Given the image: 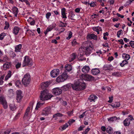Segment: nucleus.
<instances>
[{
	"label": "nucleus",
	"mask_w": 134,
	"mask_h": 134,
	"mask_svg": "<svg viewBox=\"0 0 134 134\" xmlns=\"http://www.w3.org/2000/svg\"><path fill=\"white\" fill-rule=\"evenodd\" d=\"M112 75L116 77H119L121 76V74L118 72H115L112 73Z\"/></svg>",
	"instance_id": "a19ab883"
},
{
	"label": "nucleus",
	"mask_w": 134,
	"mask_h": 134,
	"mask_svg": "<svg viewBox=\"0 0 134 134\" xmlns=\"http://www.w3.org/2000/svg\"><path fill=\"white\" fill-rule=\"evenodd\" d=\"M19 30V28L15 26L14 27L13 30V33L15 35H17L18 33Z\"/></svg>",
	"instance_id": "cd10ccee"
},
{
	"label": "nucleus",
	"mask_w": 134,
	"mask_h": 134,
	"mask_svg": "<svg viewBox=\"0 0 134 134\" xmlns=\"http://www.w3.org/2000/svg\"><path fill=\"white\" fill-rule=\"evenodd\" d=\"M63 116V115L61 114L60 113H58L56 114L53 116V118H57V117H61Z\"/></svg>",
	"instance_id": "c03bdc74"
},
{
	"label": "nucleus",
	"mask_w": 134,
	"mask_h": 134,
	"mask_svg": "<svg viewBox=\"0 0 134 134\" xmlns=\"http://www.w3.org/2000/svg\"><path fill=\"white\" fill-rule=\"evenodd\" d=\"M10 130L8 129L5 131H3L0 132V134H9L10 132Z\"/></svg>",
	"instance_id": "72a5a7b5"
},
{
	"label": "nucleus",
	"mask_w": 134,
	"mask_h": 134,
	"mask_svg": "<svg viewBox=\"0 0 134 134\" xmlns=\"http://www.w3.org/2000/svg\"><path fill=\"white\" fill-rule=\"evenodd\" d=\"M32 65V63L31 59L28 56H25L23 64V66H25L27 65L31 66Z\"/></svg>",
	"instance_id": "423d86ee"
},
{
	"label": "nucleus",
	"mask_w": 134,
	"mask_h": 134,
	"mask_svg": "<svg viewBox=\"0 0 134 134\" xmlns=\"http://www.w3.org/2000/svg\"><path fill=\"white\" fill-rule=\"evenodd\" d=\"M68 125L67 124H65L62 127V130H64L66 129V128L68 127Z\"/></svg>",
	"instance_id": "603ef678"
},
{
	"label": "nucleus",
	"mask_w": 134,
	"mask_h": 134,
	"mask_svg": "<svg viewBox=\"0 0 134 134\" xmlns=\"http://www.w3.org/2000/svg\"><path fill=\"white\" fill-rule=\"evenodd\" d=\"M49 83V82H43L41 84V87L42 89H44L45 87H47L48 86Z\"/></svg>",
	"instance_id": "b1692460"
},
{
	"label": "nucleus",
	"mask_w": 134,
	"mask_h": 134,
	"mask_svg": "<svg viewBox=\"0 0 134 134\" xmlns=\"http://www.w3.org/2000/svg\"><path fill=\"white\" fill-rule=\"evenodd\" d=\"M43 104V103H41L40 102H38L37 104L36 107L35 108V109L37 110L40 107V105H42Z\"/></svg>",
	"instance_id": "de8ad7c7"
},
{
	"label": "nucleus",
	"mask_w": 134,
	"mask_h": 134,
	"mask_svg": "<svg viewBox=\"0 0 134 134\" xmlns=\"http://www.w3.org/2000/svg\"><path fill=\"white\" fill-rule=\"evenodd\" d=\"M14 92L13 90L12 89L9 90L8 92L7 95L8 96L10 97H12L14 96Z\"/></svg>",
	"instance_id": "6ab92c4d"
},
{
	"label": "nucleus",
	"mask_w": 134,
	"mask_h": 134,
	"mask_svg": "<svg viewBox=\"0 0 134 134\" xmlns=\"http://www.w3.org/2000/svg\"><path fill=\"white\" fill-rule=\"evenodd\" d=\"M97 36L93 34H89L87 35L86 38L87 39L97 40Z\"/></svg>",
	"instance_id": "f8f14e48"
},
{
	"label": "nucleus",
	"mask_w": 134,
	"mask_h": 134,
	"mask_svg": "<svg viewBox=\"0 0 134 134\" xmlns=\"http://www.w3.org/2000/svg\"><path fill=\"white\" fill-rule=\"evenodd\" d=\"M87 47L86 48L85 51V54L87 56L89 55L91 53V50L94 48L93 44L91 41L86 42Z\"/></svg>",
	"instance_id": "7ed1b4c3"
},
{
	"label": "nucleus",
	"mask_w": 134,
	"mask_h": 134,
	"mask_svg": "<svg viewBox=\"0 0 134 134\" xmlns=\"http://www.w3.org/2000/svg\"><path fill=\"white\" fill-rule=\"evenodd\" d=\"M90 69V68L89 66L86 65L84 66V72H88Z\"/></svg>",
	"instance_id": "ea45409f"
},
{
	"label": "nucleus",
	"mask_w": 134,
	"mask_h": 134,
	"mask_svg": "<svg viewBox=\"0 0 134 134\" xmlns=\"http://www.w3.org/2000/svg\"><path fill=\"white\" fill-rule=\"evenodd\" d=\"M90 130V129L89 127H87L85 131L84 134H87Z\"/></svg>",
	"instance_id": "0e129e2a"
},
{
	"label": "nucleus",
	"mask_w": 134,
	"mask_h": 134,
	"mask_svg": "<svg viewBox=\"0 0 134 134\" xmlns=\"http://www.w3.org/2000/svg\"><path fill=\"white\" fill-rule=\"evenodd\" d=\"M5 97L3 95H0V103H2L5 100Z\"/></svg>",
	"instance_id": "79ce46f5"
},
{
	"label": "nucleus",
	"mask_w": 134,
	"mask_h": 134,
	"mask_svg": "<svg viewBox=\"0 0 134 134\" xmlns=\"http://www.w3.org/2000/svg\"><path fill=\"white\" fill-rule=\"evenodd\" d=\"M92 29L93 30L96 31L97 32L98 34H99V31H101L102 30L101 28L99 26L93 27Z\"/></svg>",
	"instance_id": "5701e85b"
},
{
	"label": "nucleus",
	"mask_w": 134,
	"mask_h": 134,
	"mask_svg": "<svg viewBox=\"0 0 134 134\" xmlns=\"http://www.w3.org/2000/svg\"><path fill=\"white\" fill-rule=\"evenodd\" d=\"M11 66V63L9 62H6L3 65V69L6 70L9 68Z\"/></svg>",
	"instance_id": "dca6fc26"
},
{
	"label": "nucleus",
	"mask_w": 134,
	"mask_h": 134,
	"mask_svg": "<svg viewBox=\"0 0 134 134\" xmlns=\"http://www.w3.org/2000/svg\"><path fill=\"white\" fill-rule=\"evenodd\" d=\"M59 70L58 69H53L51 72V76L53 78L55 77L59 74Z\"/></svg>",
	"instance_id": "0eeeda50"
},
{
	"label": "nucleus",
	"mask_w": 134,
	"mask_h": 134,
	"mask_svg": "<svg viewBox=\"0 0 134 134\" xmlns=\"http://www.w3.org/2000/svg\"><path fill=\"white\" fill-rule=\"evenodd\" d=\"M3 78L4 77L3 76H2L0 78V85H1L3 84L4 82L3 81Z\"/></svg>",
	"instance_id": "6e6d98bb"
},
{
	"label": "nucleus",
	"mask_w": 134,
	"mask_h": 134,
	"mask_svg": "<svg viewBox=\"0 0 134 134\" xmlns=\"http://www.w3.org/2000/svg\"><path fill=\"white\" fill-rule=\"evenodd\" d=\"M84 48L82 47L79 48V50L78 51L79 55L80 56V58H82L84 54Z\"/></svg>",
	"instance_id": "f3484780"
},
{
	"label": "nucleus",
	"mask_w": 134,
	"mask_h": 134,
	"mask_svg": "<svg viewBox=\"0 0 134 134\" xmlns=\"http://www.w3.org/2000/svg\"><path fill=\"white\" fill-rule=\"evenodd\" d=\"M62 92V90L58 88H54L52 91L53 93L55 95L57 96L61 94Z\"/></svg>",
	"instance_id": "9d476101"
},
{
	"label": "nucleus",
	"mask_w": 134,
	"mask_h": 134,
	"mask_svg": "<svg viewBox=\"0 0 134 134\" xmlns=\"http://www.w3.org/2000/svg\"><path fill=\"white\" fill-rule=\"evenodd\" d=\"M65 68L68 71H71L72 69L71 65L69 64H66L65 66Z\"/></svg>",
	"instance_id": "c9c22d12"
},
{
	"label": "nucleus",
	"mask_w": 134,
	"mask_h": 134,
	"mask_svg": "<svg viewBox=\"0 0 134 134\" xmlns=\"http://www.w3.org/2000/svg\"><path fill=\"white\" fill-rule=\"evenodd\" d=\"M52 97V96L49 93L48 91L45 90L41 92L40 98L41 100L43 101L50 99Z\"/></svg>",
	"instance_id": "f03ea898"
},
{
	"label": "nucleus",
	"mask_w": 134,
	"mask_h": 134,
	"mask_svg": "<svg viewBox=\"0 0 134 134\" xmlns=\"http://www.w3.org/2000/svg\"><path fill=\"white\" fill-rule=\"evenodd\" d=\"M75 121V120H74L72 119H70L68 121V123L69 125H70L72 123L74 122Z\"/></svg>",
	"instance_id": "864d4df0"
},
{
	"label": "nucleus",
	"mask_w": 134,
	"mask_h": 134,
	"mask_svg": "<svg viewBox=\"0 0 134 134\" xmlns=\"http://www.w3.org/2000/svg\"><path fill=\"white\" fill-rule=\"evenodd\" d=\"M50 113V109L49 108H46L43 110L42 115L46 116Z\"/></svg>",
	"instance_id": "ddd939ff"
},
{
	"label": "nucleus",
	"mask_w": 134,
	"mask_h": 134,
	"mask_svg": "<svg viewBox=\"0 0 134 134\" xmlns=\"http://www.w3.org/2000/svg\"><path fill=\"white\" fill-rule=\"evenodd\" d=\"M81 8H76L75 10V12L77 13H79L80 10Z\"/></svg>",
	"instance_id": "69168bd1"
},
{
	"label": "nucleus",
	"mask_w": 134,
	"mask_h": 134,
	"mask_svg": "<svg viewBox=\"0 0 134 134\" xmlns=\"http://www.w3.org/2000/svg\"><path fill=\"white\" fill-rule=\"evenodd\" d=\"M96 3V2H92L91 3H90V6H91V7H94L95 6Z\"/></svg>",
	"instance_id": "e2e57ef3"
},
{
	"label": "nucleus",
	"mask_w": 134,
	"mask_h": 134,
	"mask_svg": "<svg viewBox=\"0 0 134 134\" xmlns=\"http://www.w3.org/2000/svg\"><path fill=\"white\" fill-rule=\"evenodd\" d=\"M127 60H123L122 63H121L120 64V66L122 67L124 66V65H125L127 64L128 62L127 61Z\"/></svg>",
	"instance_id": "4c0bfd02"
},
{
	"label": "nucleus",
	"mask_w": 134,
	"mask_h": 134,
	"mask_svg": "<svg viewBox=\"0 0 134 134\" xmlns=\"http://www.w3.org/2000/svg\"><path fill=\"white\" fill-rule=\"evenodd\" d=\"M28 21L30 22V24L31 25H34L35 23V21L31 17H29V19L27 20Z\"/></svg>",
	"instance_id": "7c9ffc66"
},
{
	"label": "nucleus",
	"mask_w": 134,
	"mask_h": 134,
	"mask_svg": "<svg viewBox=\"0 0 134 134\" xmlns=\"http://www.w3.org/2000/svg\"><path fill=\"white\" fill-rule=\"evenodd\" d=\"M120 119L119 117L117 118L116 116H114L111 117L109 119L108 118V120L109 121L113 122L117 120H119Z\"/></svg>",
	"instance_id": "4be33fe9"
},
{
	"label": "nucleus",
	"mask_w": 134,
	"mask_h": 134,
	"mask_svg": "<svg viewBox=\"0 0 134 134\" xmlns=\"http://www.w3.org/2000/svg\"><path fill=\"white\" fill-rule=\"evenodd\" d=\"M130 121L129 118H126L123 121L124 125L125 126H129L130 124Z\"/></svg>",
	"instance_id": "a211bd4d"
},
{
	"label": "nucleus",
	"mask_w": 134,
	"mask_h": 134,
	"mask_svg": "<svg viewBox=\"0 0 134 134\" xmlns=\"http://www.w3.org/2000/svg\"><path fill=\"white\" fill-rule=\"evenodd\" d=\"M5 25L4 27V30L7 29L8 28L9 26V23L8 22L5 21Z\"/></svg>",
	"instance_id": "a18cd8bd"
},
{
	"label": "nucleus",
	"mask_w": 134,
	"mask_h": 134,
	"mask_svg": "<svg viewBox=\"0 0 134 134\" xmlns=\"http://www.w3.org/2000/svg\"><path fill=\"white\" fill-rule=\"evenodd\" d=\"M9 107L10 109L13 111L15 110L16 109V108L14 103L11 104L9 105Z\"/></svg>",
	"instance_id": "473e14b6"
},
{
	"label": "nucleus",
	"mask_w": 134,
	"mask_h": 134,
	"mask_svg": "<svg viewBox=\"0 0 134 134\" xmlns=\"http://www.w3.org/2000/svg\"><path fill=\"white\" fill-rule=\"evenodd\" d=\"M75 16V14L73 12H70L68 17H69L70 19L71 20H73V19L71 18H74Z\"/></svg>",
	"instance_id": "58836bf2"
},
{
	"label": "nucleus",
	"mask_w": 134,
	"mask_h": 134,
	"mask_svg": "<svg viewBox=\"0 0 134 134\" xmlns=\"http://www.w3.org/2000/svg\"><path fill=\"white\" fill-rule=\"evenodd\" d=\"M83 75L82 74L80 76L81 79L75 80L73 84L69 83L64 86V87L68 89L71 86L73 90L76 91H80L83 89Z\"/></svg>",
	"instance_id": "f257e3e1"
},
{
	"label": "nucleus",
	"mask_w": 134,
	"mask_h": 134,
	"mask_svg": "<svg viewBox=\"0 0 134 134\" xmlns=\"http://www.w3.org/2000/svg\"><path fill=\"white\" fill-rule=\"evenodd\" d=\"M94 77L91 75L88 74L84 75V80L91 81L94 79Z\"/></svg>",
	"instance_id": "4468645a"
},
{
	"label": "nucleus",
	"mask_w": 134,
	"mask_h": 134,
	"mask_svg": "<svg viewBox=\"0 0 134 134\" xmlns=\"http://www.w3.org/2000/svg\"><path fill=\"white\" fill-rule=\"evenodd\" d=\"M100 71L98 69L94 68L92 69L91 70V73L93 75H96L99 73Z\"/></svg>",
	"instance_id": "aec40b11"
},
{
	"label": "nucleus",
	"mask_w": 134,
	"mask_h": 134,
	"mask_svg": "<svg viewBox=\"0 0 134 134\" xmlns=\"http://www.w3.org/2000/svg\"><path fill=\"white\" fill-rule=\"evenodd\" d=\"M112 106L114 107H119L120 106V103L119 102H115V104Z\"/></svg>",
	"instance_id": "49530a36"
},
{
	"label": "nucleus",
	"mask_w": 134,
	"mask_h": 134,
	"mask_svg": "<svg viewBox=\"0 0 134 134\" xmlns=\"http://www.w3.org/2000/svg\"><path fill=\"white\" fill-rule=\"evenodd\" d=\"M6 34L5 33H2L0 34V40H2L4 37L6 35Z\"/></svg>",
	"instance_id": "37998d69"
},
{
	"label": "nucleus",
	"mask_w": 134,
	"mask_h": 134,
	"mask_svg": "<svg viewBox=\"0 0 134 134\" xmlns=\"http://www.w3.org/2000/svg\"><path fill=\"white\" fill-rule=\"evenodd\" d=\"M78 44L77 43L76 39H74L73 40L72 42V45L73 46H74Z\"/></svg>",
	"instance_id": "09e8293b"
},
{
	"label": "nucleus",
	"mask_w": 134,
	"mask_h": 134,
	"mask_svg": "<svg viewBox=\"0 0 134 134\" xmlns=\"http://www.w3.org/2000/svg\"><path fill=\"white\" fill-rule=\"evenodd\" d=\"M51 15V13L50 12H48L46 14V18L48 19L49 18L50 16Z\"/></svg>",
	"instance_id": "8fccbe9b"
},
{
	"label": "nucleus",
	"mask_w": 134,
	"mask_h": 134,
	"mask_svg": "<svg viewBox=\"0 0 134 134\" xmlns=\"http://www.w3.org/2000/svg\"><path fill=\"white\" fill-rule=\"evenodd\" d=\"M69 76L66 72L65 71L62 74L58 76L57 78L56 81L58 82H63L66 80Z\"/></svg>",
	"instance_id": "20e7f679"
},
{
	"label": "nucleus",
	"mask_w": 134,
	"mask_h": 134,
	"mask_svg": "<svg viewBox=\"0 0 134 134\" xmlns=\"http://www.w3.org/2000/svg\"><path fill=\"white\" fill-rule=\"evenodd\" d=\"M122 56L124 59L127 60H129L130 58V56L129 54L125 53H123Z\"/></svg>",
	"instance_id": "393cba45"
},
{
	"label": "nucleus",
	"mask_w": 134,
	"mask_h": 134,
	"mask_svg": "<svg viewBox=\"0 0 134 134\" xmlns=\"http://www.w3.org/2000/svg\"><path fill=\"white\" fill-rule=\"evenodd\" d=\"M109 100L108 101V102L109 103H111L113 101V96H111V97H109Z\"/></svg>",
	"instance_id": "052dcab7"
},
{
	"label": "nucleus",
	"mask_w": 134,
	"mask_h": 134,
	"mask_svg": "<svg viewBox=\"0 0 134 134\" xmlns=\"http://www.w3.org/2000/svg\"><path fill=\"white\" fill-rule=\"evenodd\" d=\"M128 117L130 118L129 119L131 121H132L134 120V118L131 115H129L128 116Z\"/></svg>",
	"instance_id": "774afa93"
},
{
	"label": "nucleus",
	"mask_w": 134,
	"mask_h": 134,
	"mask_svg": "<svg viewBox=\"0 0 134 134\" xmlns=\"http://www.w3.org/2000/svg\"><path fill=\"white\" fill-rule=\"evenodd\" d=\"M131 47L133 48H134V41H131L129 43Z\"/></svg>",
	"instance_id": "bf43d9fd"
},
{
	"label": "nucleus",
	"mask_w": 134,
	"mask_h": 134,
	"mask_svg": "<svg viewBox=\"0 0 134 134\" xmlns=\"http://www.w3.org/2000/svg\"><path fill=\"white\" fill-rule=\"evenodd\" d=\"M61 14H66V9L65 8L62 9L61 11Z\"/></svg>",
	"instance_id": "5fc2aeb1"
},
{
	"label": "nucleus",
	"mask_w": 134,
	"mask_h": 134,
	"mask_svg": "<svg viewBox=\"0 0 134 134\" xmlns=\"http://www.w3.org/2000/svg\"><path fill=\"white\" fill-rule=\"evenodd\" d=\"M22 47V45L21 44H19L16 46L15 47V51L16 52H19Z\"/></svg>",
	"instance_id": "c756f323"
},
{
	"label": "nucleus",
	"mask_w": 134,
	"mask_h": 134,
	"mask_svg": "<svg viewBox=\"0 0 134 134\" xmlns=\"http://www.w3.org/2000/svg\"><path fill=\"white\" fill-rule=\"evenodd\" d=\"M56 26L55 24H52L49 26L47 29L46 31L44 32V34L46 35L48 33V32L51 31Z\"/></svg>",
	"instance_id": "9b49d317"
},
{
	"label": "nucleus",
	"mask_w": 134,
	"mask_h": 134,
	"mask_svg": "<svg viewBox=\"0 0 134 134\" xmlns=\"http://www.w3.org/2000/svg\"><path fill=\"white\" fill-rule=\"evenodd\" d=\"M113 130L111 127L109 126L107 129V132L109 134H111L113 132Z\"/></svg>",
	"instance_id": "e433bc0d"
},
{
	"label": "nucleus",
	"mask_w": 134,
	"mask_h": 134,
	"mask_svg": "<svg viewBox=\"0 0 134 134\" xmlns=\"http://www.w3.org/2000/svg\"><path fill=\"white\" fill-rule=\"evenodd\" d=\"M68 36L66 37V39L68 40L70 39L72 36V33L70 31L68 32Z\"/></svg>",
	"instance_id": "f704fd0d"
},
{
	"label": "nucleus",
	"mask_w": 134,
	"mask_h": 134,
	"mask_svg": "<svg viewBox=\"0 0 134 134\" xmlns=\"http://www.w3.org/2000/svg\"><path fill=\"white\" fill-rule=\"evenodd\" d=\"M15 85L18 87H19L21 85L20 81L19 80H17L15 82Z\"/></svg>",
	"instance_id": "3c124183"
},
{
	"label": "nucleus",
	"mask_w": 134,
	"mask_h": 134,
	"mask_svg": "<svg viewBox=\"0 0 134 134\" xmlns=\"http://www.w3.org/2000/svg\"><path fill=\"white\" fill-rule=\"evenodd\" d=\"M66 24H64L62 22V21L60 22V26L61 27H64L66 26Z\"/></svg>",
	"instance_id": "680f3d73"
},
{
	"label": "nucleus",
	"mask_w": 134,
	"mask_h": 134,
	"mask_svg": "<svg viewBox=\"0 0 134 134\" xmlns=\"http://www.w3.org/2000/svg\"><path fill=\"white\" fill-rule=\"evenodd\" d=\"M16 100L18 102H20L22 98V92L20 90H17L16 92Z\"/></svg>",
	"instance_id": "1a4fd4ad"
},
{
	"label": "nucleus",
	"mask_w": 134,
	"mask_h": 134,
	"mask_svg": "<svg viewBox=\"0 0 134 134\" xmlns=\"http://www.w3.org/2000/svg\"><path fill=\"white\" fill-rule=\"evenodd\" d=\"M1 104L3 105V106L4 109H6L8 108V105L7 103L6 100L3 102Z\"/></svg>",
	"instance_id": "2f4dec72"
},
{
	"label": "nucleus",
	"mask_w": 134,
	"mask_h": 134,
	"mask_svg": "<svg viewBox=\"0 0 134 134\" xmlns=\"http://www.w3.org/2000/svg\"><path fill=\"white\" fill-rule=\"evenodd\" d=\"M111 66V65L105 64L103 67V69L104 70H109Z\"/></svg>",
	"instance_id": "c85d7f7f"
},
{
	"label": "nucleus",
	"mask_w": 134,
	"mask_h": 134,
	"mask_svg": "<svg viewBox=\"0 0 134 134\" xmlns=\"http://www.w3.org/2000/svg\"><path fill=\"white\" fill-rule=\"evenodd\" d=\"M76 54L75 53L72 54L70 56L69 59V61L70 62H71L73 60L76 58Z\"/></svg>",
	"instance_id": "a878e982"
},
{
	"label": "nucleus",
	"mask_w": 134,
	"mask_h": 134,
	"mask_svg": "<svg viewBox=\"0 0 134 134\" xmlns=\"http://www.w3.org/2000/svg\"><path fill=\"white\" fill-rule=\"evenodd\" d=\"M12 75L11 71L10 70L8 71L7 74L5 77V80L7 81L9 78H10L12 76Z\"/></svg>",
	"instance_id": "bb28decb"
},
{
	"label": "nucleus",
	"mask_w": 134,
	"mask_h": 134,
	"mask_svg": "<svg viewBox=\"0 0 134 134\" xmlns=\"http://www.w3.org/2000/svg\"><path fill=\"white\" fill-rule=\"evenodd\" d=\"M12 10V13L14 14V16L16 17H17L18 12V8L16 7H14L13 8Z\"/></svg>",
	"instance_id": "412c9836"
},
{
	"label": "nucleus",
	"mask_w": 134,
	"mask_h": 134,
	"mask_svg": "<svg viewBox=\"0 0 134 134\" xmlns=\"http://www.w3.org/2000/svg\"><path fill=\"white\" fill-rule=\"evenodd\" d=\"M98 97L94 94L91 95L88 98V100L90 102H95L96 99H97Z\"/></svg>",
	"instance_id": "2eb2a0df"
},
{
	"label": "nucleus",
	"mask_w": 134,
	"mask_h": 134,
	"mask_svg": "<svg viewBox=\"0 0 134 134\" xmlns=\"http://www.w3.org/2000/svg\"><path fill=\"white\" fill-rule=\"evenodd\" d=\"M31 80L30 76L28 73L25 75L22 80L23 84L27 86L29 85Z\"/></svg>",
	"instance_id": "39448f33"
},
{
	"label": "nucleus",
	"mask_w": 134,
	"mask_h": 134,
	"mask_svg": "<svg viewBox=\"0 0 134 134\" xmlns=\"http://www.w3.org/2000/svg\"><path fill=\"white\" fill-rule=\"evenodd\" d=\"M118 41L120 42V43L121 44L123 45L124 44V43L122 39L119 40H118Z\"/></svg>",
	"instance_id": "338daca9"
},
{
	"label": "nucleus",
	"mask_w": 134,
	"mask_h": 134,
	"mask_svg": "<svg viewBox=\"0 0 134 134\" xmlns=\"http://www.w3.org/2000/svg\"><path fill=\"white\" fill-rule=\"evenodd\" d=\"M34 104V103L33 102L30 103V106L27 107L26 110V113L24 115L25 116H29L30 115L31 113L30 110L31 109H32Z\"/></svg>",
	"instance_id": "6e6552de"
},
{
	"label": "nucleus",
	"mask_w": 134,
	"mask_h": 134,
	"mask_svg": "<svg viewBox=\"0 0 134 134\" xmlns=\"http://www.w3.org/2000/svg\"><path fill=\"white\" fill-rule=\"evenodd\" d=\"M66 14H61L62 17V18L64 19V21H65V20L67 18L66 16Z\"/></svg>",
	"instance_id": "13d9d810"
},
{
	"label": "nucleus",
	"mask_w": 134,
	"mask_h": 134,
	"mask_svg": "<svg viewBox=\"0 0 134 134\" xmlns=\"http://www.w3.org/2000/svg\"><path fill=\"white\" fill-rule=\"evenodd\" d=\"M21 63L18 62L15 65V67L16 69H18L20 67Z\"/></svg>",
	"instance_id": "4d7b16f0"
}]
</instances>
